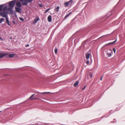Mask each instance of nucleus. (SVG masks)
I'll return each mask as SVG.
<instances>
[{
	"instance_id": "1",
	"label": "nucleus",
	"mask_w": 125,
	"mask_h": 125,
	"mask_svg": "<svg viewBox=\"0 0 125 125\" xmlns=\"http://www.w3.org/2000/svg\"><path fill=\"white\" fill-rule=\"evenodd\" d=\"M15 1L12 0L9 2V4L10 7H13L15 5Z\"/></svg>"
},
{
	"instance_id": "2",
	"label": "nucleus",
	"mask_w": 125,
	"mask_h": 125,
	"mask_svg": "<svg viewBox=\"0 0 125 125\" xmlns=\"http://www.w3.org/2000/svg\"><path fill=\"white\" fill-rule=\"evenodd\" d=\"M73 0H70L68 2L64 3V6L67 7L69 6L70 4L72 3Z\"/></svg>"
},
{
	"instance_id": "3",
	"label": "nucleus",
	"mask_w": 125,
	"mask_h": 125,
	"mask_svg": "<svg viewBox=\"0 0 125 125\" xmlns=\"http://www.w3.org/2000/svg\"><path fill=\"white\" fill-rule=\"evenodd\" d=\"M113 54V51L111 49H109L107 52V55L108 57H110Z\"/></svg>"
},
{
	"instance_id": "4",
	"label": "nucleus",
	"mask_w": 125,
	"mask_h": 125,
	"mask_svg": "<svg viewBox=\"0 0 125 125\" xmlns=\"http://www.w3.org/2000/svg\"><path fill=\"white\" fill-rule=\"evenodd\" d=\"M0 16H1L5 18L8 16L6 12L1 11H0Z\"/></svg>"
},
{
	"instance_id": "5",
	"label": "nucleus",
	"mask_w": 125,
	"mask_h": 125,
	"mask_svg": "<svg viewBox=\"0 0 125 125\" xmlns=\"http://www.w3.org/2000/svg\"><path fill=\"white\" fill-rule=\"evenodd\" d=\"M15 11L16 12H18L19 13L21 12V9L20 8L15 7Z\"/></svg>"
},
{
	"instance_id": "6",
	"label": "nucleus",
	"mask_w": 125,
	"mask_h": 125,
	"mask_svg": "<svg viewBox=\"0 0 125 125\" xmlns=\"http://www.w3.org/2000/svg\"><path fill=\"white\" fill-rule=\"evenodd\" d=\"M16 5L17 6L19 7H20L21 6V4L19 1H18L16 3Z\"/></svg>"
},
{
	"instance_id": "7",
	"label": "nucleus",
	"mask_w": 125,
	"mask_h": 125,
	"mask_svg": "<svg viewBox=\"0 0 125 125\" xmlns=\"http://www.w3.org/2000/svg\"><path fill=\"white\" fill-rule=\"evenodd\" d=\"M117 41V39H116L114 41L112 42H110L107 44H105V45H109L111 44H112L115 43Z\"/></svg>"
},
{
	"instance_id": "8",
	"label": "nucleus",
	"mask_w": 125,
	"mask_h": 125,
	"mask_svg": "<svg viewBox=\"0 0 125 125\" xmlns=\"http://www.w3.org/2000/svg\"><path fill=\"white\" fill-rule=\"evenodd\" d=\"M48 20L49 22H50L52 21V17L51 15H49L48 17Z\"/></svg>"
},
{
	"instance_id": "9",
	"label": "nucleus",
	"mask_w": 125,
	"mask_h": 125,
	"mask_svg": "<svg viewBox=\"0 0 125 125\" xmlns=\"http://www.w3.org/2000/svg\"><path fill=\"white\" fill-rule=\"evenodd\" d=\"M90 54L89 53H87L86 54V58L87 59H88L90 58Z\"/></svg>"
},
{
	"instance_id": "10",
	"label": "nucleus",
	"mask_w": 125,
	"mask_h": 125,
	"mask_svg": "<svg viewBox=\"0 0 125 125\" xmlns=\"http://www.w3.org/2000/svg\"><path fill=\"white\" fill-rule=\"evenodd\" d=\"M8 10L11 13H12L13 12V11L12 8L11 7L9 8L8 9Z\"/></svg>"
},
{
	"instance_id": "11",
	"label": "nucleus",
	"mask_w": 125,
	"mask_h": 125,
	"mask_svg": "<svg viewBox=\"0 0 125 125\" xmlns=\"http://www.w3.org/2000/svg\"><path fill=\"white\" fill-rule=\"evenodd\" d=\"M5 18H6V22L7 23V24H8V25H10V24L9 23V19L8 18L7 16Z\"/></svg>"
},
{
	"instance_id": "12",
	"label": "nucleus",
	"mask_w": 125,
	"mask_h": 125,
	"mask_svg": "<svg viewBox=\"0 0 125 125\" xmlns=\"http://www.w3.org/2000/svg\"><path fill=\"white\" fill-rule=\"evenodd\" d=\"M6 55V54H5L4 53H0V58H2L4 56Z\"/></svg>"
},
{
	"instance_id": "13",
	"label": "nucleus",
	"mask_w": 125,
	"mask_h": 125,
	"mask_svg": "<svg viewBox=\"0 0 125 125\" xmlns=\"http://www.w3.org/2000/svg\"><path fill=\"white\" fill-rule=\"evenodd\" d=\"M79 81H76L74 84V86L75 87L77 86L79 83Z\"/></svg>"
},
{
	"instance_id": "14",
	"label": "nucleus",
	"mask_w": 125,
	"mask_h": 125,
	"mask_svg": "<svg viewBox=\"0 0 125 125\" xmlns=\"http://www.w3.org/2000/svg\"><path fill=\"white\" fill-rule=\"evenodd\" d=\"M22 4L23 5H27L28 3V2H27L26 1H23L22 2Z\"/></svg>"
},
{
	"instance_id": "15",
	"label": "nucleus",
	"mask_w": 125,
	"mask_h": 125,
	"mask_svg": "<svg viewBox=\"0 0 125 125\" xmlns=\"http://www.w3.org/2000/svg\"><path fill=\"white\" fill-rule=\"evenodd\" d=\"M39 20V19L38 18L37 19H35L34 21V23H37V21Z\"/></svg>"
},
{
	"instance_id": "16",
	"label": "nucleus",
	"mask_w": 125,
	"mask_h": 125,
	"mask_svg": "<svg viewBox=\"0 0 125 125\" xmlns=\"http://www.w3.org/2000/svg\"><path fill=\"white\" fill-rule=\"evenodd\" d=\"M72 13V12H70L69 14L66 15L64 17V19H65L66 18L68 17L69 15Z\"/></svg>"
},
{
	"instance_id": "17",
	"label": "nucleus",
	"mask_w": 125,
	"mask_h": 125,
	"mask_svg": "<svg viewBox=\"0 0 125 125\" xmlns=\"http://www.w3.org/2000/svg\"><path fill=\"white\" fill-rule=\"evenodd\" d=\"M59 6H58L57 7L54 9V10L56 11V10L57 12H58L59 11Z\"/></svg>"
},
{
	"instance_id": "18",
	"label": "nucleus",
	"mask_w": 125,
	"mask_h": 125,
	"mask_svg": "<svg viewBox=\"0 0 125 125\" xmlns=\"http://www.w3.org/2000/svg\"><path fill=\"white\" fill-rule=\"evenodd\" d=\"M14 55L13 54H10L9 55V57L10 58H12L14 56Z\"/></svg>"
},
{
	"instance_id": "19",
	"label": "nucleus",
	"mask_w": 125,
	"mask_h": 125,
	"mask_svg": "<svg viewBox=\"0 0 125 125\" xmlns=\"http://www.w3.org/2000/svg\"><path fill=\"white\" fill-rule=\"evenodd\" d=\"M3 4L0 5V11L2 10V9L3 7Z\"/></svg>"
},
{
	"instance_id": "20",
	"label": "nucleus",
	"mask_w": 125,
	"mask_h": 125,
	"mask_svg": "<svg viewBox=\"0 0 125 125\" xmlns=\"http://www.w3.org/2000/svg\"><path fill=\"white\" fill-rule=\"evenodd\" d=\"M4 11H6L7 9V8L6 6H4L3 8L2 9Z\"/></svg>"
},
{
	"instance_id": "21",
	"label": "nucleus",
	"mask_w": 125,
	"mask_h": 125,
	"mask_svg": "<svg viewBox=\"0 0 125 125\" xmlns=\"http://www.w3.org/2000/svg\"><path fill=\"white\" fill-rule=\"evenodd\" d=\"M35 94H34L32 95H31L30 97H29V99L30 100H33V98L32 97H33V96L35 95Z\"/></svg>"
},
{
	"instance_id": "22",
	"label": "nucleus",
	"mask_w": 125,
	"mask_h": 125,
	"mask_svg": "<svg viewBox=\"0 0 125 125\" xmlns=\"http://www.w3.org/2000/svg\"><path fill=\"white\" fill-rule=\"evenodd\" d=\"M4 20V19L3 18H1L0 19V23H1Z\"/></svg>"
},
{
	"instance_id": "23",
	"label": "nucleus",
	"mask_w": 125,
	"mask_h": 125,
	"mask_svg": "<svg viewBox=\"0 0 125 125\" xmlns=\"http://www.w3.org/2000/svg\"><path fill=\"white\" fill-rule=\"evenodd\" d=\"M50 9V8H48L44 12V13H46L48 11H49Z\"/></svg>"
},
{
	"instance_id": "24",
	"label": "nucleus",
	"mask_w": 125,
	"mask_h": 125,
	"mask_svg": "<svg viewBox=\"0 0 125 125\" xmlns=\"http://www.w3.org/2000/svg\"><path fill=\"white\" fill-rule=\"evenodd\" d=\"M42 94H50L51 93L50 92H44L42 93Z\"/></svg>"
},
{
	"instance_id": "25",
	"label": "nucleus",
	"mask_w": 125,
	"mask_h": 125,
	"mask_svg": "<svg viewBox=\"0 0 125 125\" xmlns=\"http://www.w3.org/2000/svg\"><path fill=\"white\" fill-rule=\"evenodd\" d=\"M57 49H55L54 50V52L55 53H56L57 52Z\"/></svg>"
},
{
	"instance_id": "26",
	"label": "nucleus",
	"mask_w": 125,
	"mask_h": 125,
	"mask_svg": "<svg viewBox=\"0 0 125 125\" xmlns=\"http://www.w3.org/2000/svg\"><path fill=\"white\" fill-rule=\"evenodd\" d=\"M113 51H114V52L115 53L116 52V50L115 48H114L113 49Z\"/></svg>"
},
{
	"instance_id": "27",
	"label": "nucleus",
	"mask_w": 125,
	"mask_h": 125,
	"mask_svg": "<svg viewBox=\"0 0 125 125\" xmlns=\"http://www.w3.org/2000/svg\"><path fill=\"white\" fill-rule=\"evenodd\" d=\"M20 20L21 21H23L24 20L23 19V18H20Z\"/></svg>"
},
{
	"instance_id": "28",
	"label": "nucleus",
	"mask_w": 125,
	"mask_h": 125,
	"mask_svg": "<svg viewBox=\"0 0 125 125\" xmlns=\"http://www.w3.org/2000/svg\"><path fill=\"white\" fill-rule=\"evenodd\" d=\"M32 0H28V2L29 3V2H31L32 1Z\"/></svg>"
},
{
	"instance_id": "29",
	"label": "nucleus",
	"mask_w": 125,
	"mask_h": 125,
	"mask_svg": "<svg viewBox=\"0 0 125 125\" xmlns=\"http://www.w3.org/2000/svg\"><path fill=\"white\" fill-rule=\"evenodd\" d=\"M86 87V86H84V87L83 88L82 90H84L85 89V88Z\"/></svg>"
},
{
	"instance_id": "30",
	"label": "nucleus",
	"mask_w": 125,
	"mask_h": 125,
	"mask_svg": "<svg viewBox=\"0 0 125 125\" xmlns=\"http://www.w3.org/2000/svg\"><path fill=\"white\" fill-rule=\"evenodd\" d=\"M86 63L87 64H89V60H87V62H86Z\"/></svg>"
},
{
	"instance_id": "31",
	"label": "nucleus",
	"mask_w": 125,
	"mask_h": 125,
	"mask_svg": "<svg viewBox=\"0 0 125 125\" xmlns=\"http://www.w3.org/2000/svg\"><path fill=\"white\" fill-rule=\"evenodd\" d=\"M0 39L1 40H2V41H3L4 40L1 37H0Z\"/></svg>"
},
{
	"instance_id": "32",
	"label": "nucleus",
	"mask_w": 125,
	"mask_h": 125,
	"mask_svg": "<svg viewBox=\"0 0 125 125\" xmlns=\"http://www.w3.org/2000/svg\"><path fill=\"white\" fill-rule=\"evenodd\" d=\"M39 6L40 7H42L43 6L41 4H39Z\"/></svg>"
},
{
	"instance_id": "33",
	"label": "nucleus",
	"mask_w": 125,
	"mask_h": 125,
	"mask_svg": "<svg viewBox=\"0 0 125 125\" xmlns=\"http://www.w3.org/2000/svg\"><path fill=\"white\" fill-rule=\"evenodd\" d=\"M29 46V44H27L25 46L26 47H27Z\"/></svg>"
},
{
	"instance_id": "34",
	"label": "nucleus",
	"mask_w": 125,
	"mask_h": 125,
	"mask_svg": "<svg viewBox=\"0 0 125 125\" xmlns=\"http://www.w3.org/2000/svg\"><path fill=\"white\" fill-rule=\"evenodd\" d=\"M103 76L101 77V78H100V80L101 81L102 80V78H103Z\"/></svg>"
},
{
	"instance_id": "35",
	"label": "nucleus",
	"mask_w": 125,
	"mask_h": 125,
	"mask_svg": "<svg viewBox=\"0 0 125 125\" xmlns=\"http://www.w3.org/2000/svg\"><path fill=\"white\" fill-rule=\"evenodd\" d=\"M38 99V98H33V100H35V99Z\"/></svg>"
},
{
	"instance_id": "36",
	"label": "nucleus",
	"mask_w": 125,
	"mask_h": 125,
	"mask_svg": "<svg viewBox=\"0 0 125 125\" xmlns=\"http://www.w3.org/2000/svg\"><path fill=\"white\" fill-rule=\"evenodd\" d=\"M90 76H91V78L92 77V74H90Z\"/></svg>"
},
{
	"instance_id": "37",
	"label": "nucleus",
	"mask_w": 125,
	"mask_h": 125,
	"mask_svg": "<svg viewBox=\"0 0 125 125\" xmlns=\"http://www.w3.org/2000/svg\"><path fill=\"white\" fill-rule=\"evenodd\" d=\"M20 0L21 2H22L23 1H24V0Z\"/></svg>"
},
{
	"instance_id": "38",
	"label": "nucleus",
	"mask_w": 125,
	"mask_h": 125,
	"mask_svg": "<svg viewBox=\"0 0 125 125\" xmlns=\"http://www.w3.org/2000/svg\"><path fill=\"white\" fill-rule=\"evenodd\" d=\"M28 0H24V1H28Z\"/></svg>"
},
{
	"instance_id": "39",
	"label": "nucleus",
	"mask_w": 125,
	"mask_h": 125,
	"mask_svg": "<svg viewBox=\"0 0 125 125\" xmlns=\"http://www.w3.org/2000/svg\"><path fill=\"white\" fill-rule=\"evenodd\" d=\"M114 121H115V122H116V120L115 119H114Z\"/></svg>"
},
{
	"instance_id": "40",
	"label": "nucleus",
	"mask_w": 125,
	"mask_h": 125,
	"mask_svg": "<svg viewBox=\"0 0 125 125\" xmlns=\"http://www.w3.org/2000/svg\"><path fill=\"white\" fill-rule=\"evenodd\" d=\"M1 112H2V111H0V113Z\"/></svg>"
}]
</instances>
